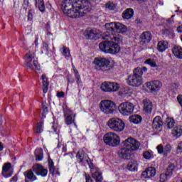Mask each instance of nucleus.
<instances>
[{"mask_svg":"<svg viewBox=\"0 0 182 182\" xmlns=\"http://www.w3.org/2000/svg\"><path fill=\"white\" fill-rule=\"evenodd\" d=\"M62 9L69 18H80L90 12L92 4L87 0H63Z\"/></svg>","mask_w":182,"mask_h":182,"instance_id":"nucleus-1","label":"nucleus"},{"mask_svg":"<svg viewBox=\"0 0 182 182\" xmlns=\"http://www.w3.org/2000/svg\"><path fill=\"white\" fill-rule=\"evenodd\" d=\"M105 28L107 31H110V34H105L103 36V39L107 41H114L117 43H122L123 42V36L119 33H126L127 32V27L122 23H107L105 24Z\"/></svg>","mask_w":182,"mask_h":182,"instance_id":"nucleus-2","label":"nucleus"},{"mask_svg":"<svg viewBox=\"0 0 182 182\" xmlns=\"http://www.w3.org/2000/svg\"><path fill=\"white\" fill-rule=\"evenodd\" d=\"M147 72L146 67H137L133 70V74L127 79V83L132 87H139L143 85V73Z\"/></svg>","mask_w":182,"mask_h":182,"instance_id":"nucleus-3","label":"nucleus"},{"mask_svg":"<svg viewBox=\"0 0 182 182\" xmlns=\"http://www.w3.org/2000/svg\"><path fill=\"white\" fill-rule=\"evenodd\" d=\"M107 126L115 133H122L126 129V123L119 117L110 118L107 122Z\"/></svg>","mask_w":182,"mask_h":182,"instance_id":"nucleus-4","label":"nucleus"},{"mask_svg":"<svg viewBox=\"0 0 182 182\" xmlns=\"http://www.w3.org/2000/svg\"><path fill=\"white\" fill-rule=\"evenodd\" d=\"M63 110L65 117V124L70 127H74L77 129V125L76 124V114L73 113V111L70 110L68 107V105H63Z\"/></svg>","mask_w":182,"mask_h":182,"instance_id":"nucleus-5","label":"nucleus"},{"mask_svg":"<svg viewBox=\"0 0 182 182\" xmlns=\"http://www.w3.org/2000/svg\"><path fill=\"white\" fill-rule=\"evenodd\" d=\"M100 109L105 114H113L116 110V104L112 100H105L100 102Z\"/></svg>","mask_w":182,"mask_h":182,"instance_id":"nucleus-6","label":"nucleus"},{"mask_svg":"<svg viewBox=\"0 0 182 182\" xmlns=\"http://www.w3.org/2000/svg\"><path fill=\"white\" fill-rule=\"evenodd\" d=\"M104 143L107 146H110L111 147H116L120 144V136L114 132H109L104 136Z\"/></svg>","mask_w":182,"mask_h":182,"instance_id":"nucleus-7","label":"nucleus"},{"mask_svg":"<svg viewBox=\"0 0 182 182\" xmlns=\"http://www.w3.org/2000/svg\"><path fill=\"white\" fill-rule=\"evenodd\" d=\"M36 53L33 51H29L27 53L24 57L25 65L29 69H33V66L36 69H39V63H38V60L36 59Z\"/></svg>","mask_w":182,"mask_h":182,"instance_id":"nucleus-8","label":"nucleus"},{"mask_svg":"<svg viewBox=\"0 0 182 182\" xmlns=\"http://www.w3.org/2000/svg\"><path fill=\"white\" fill-rule=\"evenodd\" d=\"M118 110L122 116H130L134 112V105L129 102H122L119 105Z\"/></svg>","mask_w":182,"mask_h":182,"instance_id":"nucleus-9","label":"nucleus"},{"mask_svg":"<svg viewBox=\"0 0 182 182\" xmlns=\"http://www.w3.org/2000/svg\"><path fill=\"white\" fill-rule=\"evenodd\" d=\"M92 63L97 70H100V69H106V68L110 66V60L107 58L97 57L94 59Z\"/></svg>","mask_w":182,"mask_h":182,"instance_id":"nucleus-10","label":"nucleus"},{"mask_svg":"<svg viewBox=\"0 0 182 182\" xmlns=\"http://www.w3.org/2000/svg\"><path fill=\"white\" fill-rule=\"evenodd\" d=\"M123 144L124 147H127L128 149L131 151H134V150H138L140 147V142L134 138L129 137L127 138L124 142Z\"/></svg>","mask_w":182,"mask_h":182,"instance_id":"nucleus-11","label":"nucleus"},{"mask_svg":"<svg viewBox=\"0 0 182 182\" xmlns=\"http://www.w3.org/2000/svg\"><path fill=\"white\" fill-rule=\"evenodd\" d=\"M145 87L147 90L150 92H156V90H160L161 88L162 84L159 80H155L153 82H147L144 84Z\"/></svg>","mask_w":182,"mask_h":182,"instance_id":"nucleus-12","label":"nucleus"},{"mask_svg":"<svg viewBox=\"0 0 182 182\" xmlns=\"http://www.w3.org/2000/svg\"><path fill=\"white\" fill-rule=\"evenodd\" d=\"M102 33L99 30L92 29V30H87L84 33V36L87 39H95L97 40L100 38Z\"/></svg>","mask_w":182,"mask_h":182,"instance_id":"nucleus-13","label":"nucleus"},{"mask_svg":"<svg viewBox=\"0 0 182 182\" xmlns=\"http://www.w3.org/2000/svg\"><path fill=\"white\" fill-rule=\"evenodd\" d=\"M33 171L36 176H41V177H46L48 175V169H46L43 166L37 164L33 166Z\"/></svg>","mask_w":182,"mask_h":182,"instance_id":"nucleus-14","label":"nucleus"},{"mask_svg":"<svg viewBox=\"0 0 182 182\" xmlns=\"http://www.w3.org/2000/svg\"><path fill=\"white\" fill-rule=\"evenodd\" d=\"M1 174L4 177H12V164L11 163H5L2 167Z\"/></svg>","mask_w":182,"mask_h":182,"instance_id":"nucleus-15","label":"nucleus"},{"mask_svg":"<svg viewBox=\"0 0 182 182\" xmlns=\"http://www.w3.org/2000/svg\"><path fill=\"white\" fill-rule=\"evenodd\" d=\"M157 173V171L154 167H149L144 171L142 172L141 177L143 178H151L154 177Z\"/></svg>","mask_w":182,"mask_h":182,"instance_id":"nucleus-16","label":"nucleus"},{"mask_svg":"<svg viewBox=\"0 0 182 182\" xmlns=\"http://www.w3.org/2000/svg\"><path fill=\"white\" fill-rule=\"evenodd\" d=\"M114 41H110L109 44V53L111 55H117L121 50L120 46H119V43L116 42Z\"/></svg>","mask_w":182,"mask_h":182,"instance_id":"nucleus-17","label":"nucleus"},{"mask_svg":"<svg viewBox=\"0 0 182 182\" xmlns=\"http://www.w3.org/2000/svg\"><path fill=\"white\" fill-rule=\"evenodd\" d=\"M24 176H25V182H29L30 181H36L38 180V177L35 176V173H33V171L32 170H27L24 172ZM29 180V181H28Z\"/></svg>","mask_w":182,"mask_h":182,"instance_id":"nucleus-18","label":"nucleus"},{"mask_svg":"<svg viewBox=\"0 0 182 182\" xmlns=\"http://www.w3.org/2000/svg\"><path fill=\"white\" fill-rule=\"evenodd\" d=\"M140 38L141 43L146 45V43H149L151 41V33L149 31H145L140 36Z\"/></svg>","mask_w":182,"mask_h":182,"instance_id":"nucleus-19","label":"nucleus"},{"mask_svg":"<svg viewBox=\"0 0 182 182\" xmlns=\"http://www.w3.org/2000/svg\"><path fill=\"white\" fill-rule=\"evenodd\" d=\"M143 109L146 113H151L153 110V103L149 100L145 99L143 100Z\"/></svg>","mask_w":182,"mask_h":182,"instance_id":"nucleus-20","label":"nucleus"},{"mask_svg":"<svg viewBox=\"0 0 182 182\" xmlns=\"http://www.w3.org/2000/svg\"><path fill=\"white\" fill-rule=\"evenodd\" d=\"M41 80L43 85V92L48 93V90H49V80H48V77H46V74H42Z\"/></svg>","mask_w":182,"mask_h":182,"instance_id":"nucleus-21","label":"nucleus"},{"mask_svg":"<svg viewBox=\"0 0 182 182\" xmlns=\"http://www.w3.org/2000/svg\"><path fill=\"white\" fill-rule=\"evenodd\" d=\"M110 41H102L99 44V48L102 52L105 53H109V50L110 48Z\"/></svg>","mask_w":182,"mask_h":182,"instance_id":"nucleus-22","label":"nucleus"},{"mask_svg":"<svg viewBox=\"0 0 182 182\" xmlns=\"http://www.w3.org/2000/svg\"><path fill=\"white\" fill-rule=\"evenodd\" d=\"M163 126V120H161V117L158 116L156 117L152 123V127L154 130H157V129H160Z\"/></svg>","mask_w":182,"mask_h":182,"instance_id":"nucleus-23","label":"nucleus"},{"mask_svg":"<svg viewBox=\"0 0 182 182\" xmlns=\"http://www.w3.org/2000/svg\"><path fill=\"white\" fill-rule=\"evenodd\" d=\"M171 134L173 137H176V139L181 137L182 134V126L178 125L174 127L172 129Z\"/></svg>","mask_w":182,"mask_h":182,"instance_id":"nucleus-24","label":"nucleus"},{"mask_svg":"<svg viewBox=\"0 0 182 182\" xmlns=\"http://www.w3.org/2000/svg\"><path fill=\"white\" fill-rule=\"evenodd\" d=\"M157 49L159 52H166L168 49V43L167 41H161L158 43Z\"/></svg>","mask_w":182,"mask_h":182,"instance_id":"nucleus-25","label":"nucleus"},{"mask_svg":"<svg viewBox=\"0 0 182 182\" xmlns=\"http://www.w3.org/2000/svg\"><path fill=\"white\" fill-rule=\"evenodd\" d=\"M172 52L176 58H178V59H182V48L181 46H175L172 48Z\"/></svg>","mask_w":182,"mask_h":182,"instance_id":"nucleus-26","label":"nucleus"},{"mask_svg":"<svg viewBox=\"0 0 182 182\" xmlns=\"http://www.w3.org/2000/svg\"><path fill=\"white\" fill-rule=\"evenodd\" d=\"M127 168L129 171H137V169L139 168V163L136 161H132L128 163Z\"/></svg>","mask_w":182,"mask_h":182,"instance_id":"nucleus-27","label":"nucleus"},{"mask_svg":"<svg viewBox=\"0 0 182 182\" xmlns=\"http://www.w3.org/2000/svg\"><path fill=\"white\" fill-rule=\"evenodd\" d=\"M130 152L131 151H129L127 147L124 146L119 151L118 154L122 159H127L130 154Z\"/></svg>","mask_w":182,"mask_h":182,"instance_id":"nucleus-28","label":"nucleus"},{"mask_svg":"<svg viewBox=\"0 0 182 182\" xmlns=\"http://www.w3.org/2000/svg\"><path fill=\"white\" fill-rule=\"evenodd\" d=\"M130 123H133L134 124H139V123H141V116L138 114H134L132 116H130L129 118Z\"/></svg>","mask_w":182,"mask_h":182,"instance_id":"nucleus-29","label":"nucleus"},{"mask_svg":"<svg viewBox=\"0 0 182 182\" xmlns=\"http://www.w3.org/2000/svg\"><path fill=\"white\" fill-rule=\"evenodd\" d=\"M34 153L36 161H42L43 160V149H36Z\"/></svg>","mask_w":182,"mask_h":182,"instance_id":"nucleus-30","label":"nucleus"},{"mask_svg":"<svg viewBox=\"0 0 182 182\" xmlns=\"http://www.w3.org/2000/svg\"><path fill=\"white\" fill-rule=\"evenodd\" d=\"M111 82L105 81L101 84L100 89L102 92L110 93Z\"/></svg>","mask_w":182,"mask_h":182,"instance_id":"nucleus-31","label":"nucleus"},{"mask_svg":"<svg viewBox=\"0 0 182 182\" xmlns=\"http://www.w3.org/2000/svg\"><path fill=\"white\" fill-rule=\"evenodd\" d=\"M133 14H134V11L132 9H127L123 12L122 17L124 19H130L133 17Z\"/></svg>","mask_w":182,"mask_h":182,"instance_id":"nucleus-32","label":"nucleus"},{"mask_svg":"<svg viewBox=\"0 0 182 182\" xmlns=\"http://www.w3.org/2000/svg\"><path fill=\"white\" fill-rule=\"evenodd\" d=\"M92 178L95 180L96 182H101L103 181V176H102V173H100L98 171H95L92 174Z\"/></svg>","mask_w":182,"mask_h":182,"instance_id":"nucleus-33","label":"nucleus"},{"mask_svg":"<svg viewBox=\"0 0 182 182\" xmlns=\"http://www.w3.org/2000/svg\"><path fill=\"white\" fill-rule=\"evenodd\" d=\"M175 170H176V166H174V164H171L167 167L165 174H166V176H168L169 177H171Z\"/></svg>","mask_w":182,"mask_h":182,"instance_id":"nucleus-34","label":"nucleus"},{"mask_svg":"<svg viewBox=\"0 0 182 182\" xmlns=\"http://www.w3.org/2000/svg\"><path fill=\"white\" fill-rule=\"evenodd\" d=\"M110 93L117 92L120 89V84L116 82H111Z\"/></svg>","mask_w":182,"mask_h":182,"instance_id":"nucleus-35","label":"nucleus"},{"mask_svg":"<svg viewBox=\"0 0 182 182\" xmlns=\"http://www.w3.org/2000/svg\"><path fill=\"white\" fill-rule=\"evenodd\" d=\"M36 6L38 7L41 12H45V3L43 2V0H38L36 3Z\"/></svg>","mask_w":182,"mask_h":182,"instance_id":"nucleus-36","label":"nucleus"},{"mask_svg":"<svg viewBox=\"0 0 182 182\" xmlns=\"http://www.w3.org/2000/svg\"><path fill=\"white\" fill-rule=\"evenodd\" d=\"M144 64L145 65H149V66H151V68H157V63H156V60H154V59H147L144 61Z\"/></svg>","mask_w":182,"mask_h":182,"instance_id":"nucleus-37","label":"nucleus"},{"mask_svg":"<svg viewBox=\"0 0 182 182\" xmlns=\"http://www.w3.org/2000/svg\"><path fill=\"white\" fill-rule=\"evenodd\" d=\"M61 53L65 58H70V50L68 48L63 46L61 48Z\"/></svg>","mask_w":182,"mask_h":182,"instance_id":"nucleus-38","label":"nucleus"},{"mask_svg":"<svg viewBox=\"0 0 182 182\" xmlns=\"http://www.w3.org/2000/svg\"><path fill=\"white\" fill-rule=\"evenodd\" d=\"M76 157L79 159L80 163H82V161H83V159H85V151H83L82 149L79 150Z\"/></svg>","mask_w":182,"mask_h":182,"instance_id":"nucleus-39","label":"nucleus"},{"mask_svg":"<svg viewBox=\"0 0 182 182\" xmlns=\"http://www.w3.org/2000/svg\"><path fill=\"white\" fill-rule=\"evenodd\" d=\"M105 8L109 11H114V9H116V4L113 2L109 1L105 4Z\"/></svg>","mask_w":182,"mask_h":182,"instance_id":"nucleus-40","label":"nucleus"},{"mask_svg":"<svg viewBox=\"0 0 182 182\" xmlns=\"http://www.w3.org/2000/svg\"><path fill=\"white\" fill-rule=\"evenodd\" d=\"M43 122H39L37 124L36 129L35 130L36 133H42L43 132Z\"/></svg>","mask_w":182,"mask_h":182,"instance_id":"nucleus-41","label":"nucleus"},{"mask_svg":"<svg viewBox=\"0 0 182 182\" xmlns=\"http://www.w3.org/2000/svg\"><path fill=\"white\" fill-rule=\"evenodd\" d=\"M169 176L167 175V173H162L159 176V182H167V180H168Z\"/></svg>","mask_w":182,"mask_h":182,"instance_id":"nucleus-42","label":"nucleus"},{"mask_svg":"<svg viewBox=\"0 0 182 182\" xmlns=\"http://www.w3.org/2000/svg\"><path fill=\"white\" fill-rule=\"evenodd\" d=\"M143 156L145 160H151V159L153 157V154L150 153V151H146L144 152Z\"/></svg>","mask_w":182,"mask_h":182,"instance_id":"nucleus-43","label":"nucleus"},{"mask_svg":"<svg viewBox=\"0 0 182 182\" xmlns=\"http://www.w3.org/2000/svg\"><path fill=\"white\" fill-rule=\"evenodd\" d=\"M43 53H48L49 52V46L46 43H43V47L41 48Z\"/></svg>","mask_w":182,"mask_h":182,"instance_id":"nucleus-44","label":"nucleus"},{"mask_svg":"<svg viewBox=\"0 0 182 182\" xmlns=\"http://www.w3.org/2000/svg\"><path fill=\"white\" fill-rule=\"evenodd\" d=\"M174 119H169L167 120V127L168 129H173L174 127Z\"/></svg>","mask_w":182,"mask_h":182,"instance_id":"nucleus-45","label":"nucleus"},{"mask_svg":"<svg viewBox=\"0 0 182 182\" xmlns=\"http://www.w3.org/2000/svg\"><path fill=\"white\" fill-rule=\"evenodd\" d=\"M164 154H168V153L171 152V145L166 144L164 148Z\"/></svg>","mask_w":182,"mask_h":182,"instance_id":"nucleus-46","label":"nucleus"},{"mask_svg":"<svg viewBox=\"0 0 182 182\" xmlns=\"http://www.w3.org/2000/svg\"><path fill=\"white\" fill-rule=\"evenodd\" d=\"M49 168H50V172L53 174L55 173V166L53 164V161H49Z\"/></svg>","mask_w":182,"mask_h":182,"instance_id":"nucleus-47","label":"nucleus"},{"mask_svg":"<svg viewBox=\"0 0 182 182\" xmlns=\"http://www.w3.org/2000/svg\"><path fill=\"white\" fill-rule=\"evenodd\" d=\"M156 149L159 154H163V153H164V147H163V145H161V144L158 145L156 146Z\"/></svg>","mask_w":182,"mask_h":182,"instance_id":"nucleus-48","label":"nucleus"},{"mask_svg":"<svg viewBox=\"0 0 182 182\" xmlns=\"http://www.w3.org/2000/svg\"><path fill=\"white\" fill-rule=\"evenodd\" d=\"M176 153L177 154H182V142H180L178 144L177 149H176Z\"/></svg>","mask_w":182,"mask_h":182,"instance_id":"nucleus-49","label":"nucleus"},{"mask_svg":"<svg viewBox=\"0 0 182 182\" xmlns=\"http://www.w3.org/2000/svg\"><path fill=\"white\" fill-rule=\"evenodd\" d=\"M75 78L77 79V85H80L82 83V80L80 79V75L79 73L75 74Z\"/></svg>","mask_w":182,"mask_h":182,"instance_id":"nucleus-50","label":"nucleus"},{"mask_svg":"<svg viewBox=\"0 0 182 182\" xmlns=\"http://www.w3.org/2000/svg\"><path fill=\"white\" fill-rule=\"evenodd\" d=\"M126 93H127V92H126V88H121L120 91L119 92V94L120 95V96H123V95H126Z\"/></svg>","mask_w":182,"mask_h":182,"instance_id":"nucleus-51","label":"nucleus"},{"mask_svg":"<svg viewBox=\"0 0 182 182\" xmlns=\"http://www.w3.org/2000/svg\"><path fill=\"white\" fill-rule=\"evenodd\" d=\"M33 18V15L32 14V11H29L28 14V21H32Z\"/></svg>","mask_w":182,"mask_h":182,"instance_id":"nucleus-52","label":"nucleus"},{"mask_svg":"<svg viewBox=\"0 0 182 182\" xmlns=\"http://www.w3.org/2000/svg\"><path fill=\"white\" fill-rule=\"evenodd\" d=\"M85 181L86 182H93V180H92V178L90 177V176L87 174L85 175Z\"/></svg>","mask_w":182,"mask_h":182,"instance_id":"nucleus-53","label":"nucleus"},{"mask_svg":"<svg viewBox=\"0 0 182 182\" xmlns=\"http://www.w3.org/2000/svg\"><path fill=\"white\" fill-rule=\"evenodd\" d=\"M177 100H178L179 105H181V106L182 107V95H178Z\"/></svg>","mask_w":182,"mask_h":182,"instance_id":"nucleus-54","label":"nucleus"},{"mask_svg":"<svg viewBox=\"0 0 182 182\" xmlns=\"http://www.w3.org/2000/svg\"><path fill=\"white\" fill-rule=\"evenodd\" d=\"M58 97H65V93L63 92H60L57 93Z\"/></svg>","mask_w":182,"mask_h":182,"instance_id":"nucleus-55","label":"nucleus"},{"mask_svg":"<svg viewBox=\"0 0 182 182\" xmlns=\"http://www.w3.org/2000/svg\"><path fill=\"white\" fill-rule=\"evenodd\" d=\"M23 5L25 6V8L28 7L29 5V0H24Z\"/></svg>","mask_w":182,"mask_h":182,"instance_id":"nucleus-56","label":"nucleus"},{"mask_svg":"<svg viewBox=\"0 0 182 182\" xmlns=\"http://www.w3.org/2000/svg\"><path fill=\"white\" fill-rule=\"evenodd\" d=\"M177 32L178 33H182V25L181 26H179L177 29H176Z\"/></svg>","mask_w":182,"mask_h":182,"instance_id":"nucleus-57","label":"nucleus"},{"mask_svg":"<svg viewBox=\"0 0 182 182\" xmlns=\"http://www.w3.org/2000/svg\"><path fill=\"white\" fill-rule=\"evenodd\" d=\"M72 66H73V70L75 75L79 73V71L77 70L76 68L75 67V65L73 64L72 65Z\"/></svg>","mask_w":182,"mask_h":182,"instance_id":"nucleus-58","label":"nucleus"},{"mask_svg":"<svg viewBox=\"0 0 182 182\" xmlns=\"http://www.w3.org/2000/svg\"><path fill=\"white\" fill-rule=\"evenodd\" d=\"M53 132H57L58 131V126L56 124H53L52 126Z\"/></svg>","mask_w":182,"mask_h":182,"instance_id":"nucleus-59","label":"nucleus"},{"mask_svg":"<svg viewBox=\"0 0 182 182\" xmlns=\"http://www.w3.org/2000/svg\"><path fill=\"white\" fill-rule=\"evenodd\" d=\"M4 150V146H2V143L0 142V151H2Z\"/></svg>","mask_w":182,"mask_h":182,"instance_id":"nucleus-60","label":"nucleus"},{"mask_svg":"<svg viewBox=\"0 0 182 182\" xmlns=\"http://www.w3.org/2000/svg\"><path fill=\"white\" fill-rule=\"evenodd\" d=\"M12 180H15L16 181H18V177L17 176H14L12 178Z\"/></svg>","mask_w":182,"mask_h":182,"instance_id":"nucleus-61","label":"nucleus"},{"mask_svg":"<svg viewBox=\"0 0 182 182\" xmlns=\"http://www.w3.org/2000/svg\"><path fill=\"white\" fill-rule=\"evenodd\" d=\"M173 21V19L172 18H169L168 20V22H171Z\"/></svg>","mask_w":182,"mask_h":182,"instance_id":"nucleus-62","label":"nucleus"},{"mask_svg":"<svg viewBox=\"0 0 182 182\" xmlns=\"http://www.w3.org/2000/svg\"><path fill=\"white\" fill-rule=\"evenodd\" d=\"M68 82H71L72 83H73L75 82V80H73L70 81V80H68Z\"/></svg>","mask_w":182,"mask_h":182,"instance_id":"nucleus-63","label":"nucleus"},{"mask_svg":"<svg viewBox=\"0 0 182 182\" xmlns=\"http://www.w3.org/2000/svg\"><path fill=\"white\" fill-rule=\"evenodd\" d=\"M44 112H48V109H44Z\"/></svg>","mask_w":182,"mask_h":182,"instance_id":"nucleus-64","label":"nucleus"}]
</instances>
